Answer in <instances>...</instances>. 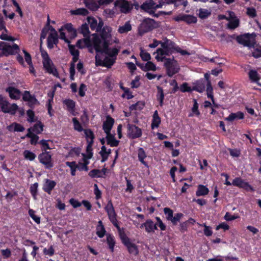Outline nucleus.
Here are the masks:
<instances>
[{"mask_svg": "<svg viewBox=\"0 0 261 261\" xmlns=\"http://www.w3.org/2000/svg\"><path fill=\"white\" fill-rule=\"evenodd\" d=\"M72 14L85 16L88 13V11L85 8H79L72 11Z\"/></svg>", "mask_w": 261, "mask_h": 261, "instance_id": "nucleus-55", "label": "nucleus"}, {"mask_svg": "<svg viewBox=\"0 0 261 261\" xmlns=\"http://www.w3.org/2000/svg\"><path fill=\"white\" fill-rule=\"evenodd\" d=\"M93 143H90V142H87V146L86 147V151L87 154L86 155L84 154H83V159L84 162V166L85 167L89 164V162L88 161V159H90L92 156V146Z\"/></svg>", "mask_w": 261, "mask_h": 261, "instance_id": "nucleus-22", "label": "nucleus"}, {"mask_svg": "<svg viewBox=\"0 0 261 261\" xmlns=\"http://www.w3.org/2000/svg\"><path fill=\"white\" fill-rule=\"evenodd\" d=\"M155 219L156 220V223L155 224L156 226L157 227V226H158L162 230H165L166 228V226L163 223L161 219L158 217H156Z\"/></svg>", "mask_w": 261, "mask_h": 261, "instance_id": "nucleus-60", "label": "nucleus"}, {"mask_svg": "<svg viewBox=\"0 0 261 261\" xmlns=\"http://www.w3.org/2000/svg\"><path fill=\"white\" fill-rule=\"evenodd\" d=\"M107 242L109 245L110 249L112 252H113L115 245L114 237L111 234H108L107 236Z\"/></svg>", "mask_w": 261, "mask_h": 261, "instance_id": "nucleus-42", "label": "nucleus"}, {"mask_svg": "<svg viewBox=\"0 0 261 261\" xmlns=\"http://www.w3.org/2000/svg\"><path fill=\"white\" fill-rule=\"evenodd\" d=\"M28 134L26 135V137L31 138L30 143L32 145H35L37 143L39 137L34 133L31 132V129H28Z\"/></svg>", "mask_w": 261, "mask_h": 261, "instance_id": "nucleus-39", "label": "nucleus"}, {"mask_svg": "<svg viewBox=\"0 0 261 261\" xmlns=\"http://www.w3.org/2000/svg\"><path fill=\"white\" fill-rule=\"evenodd\" d=\"M164 212L166 215V218L167 220L169 221L174 216L173 211L168 207L164 208Z\"/></svg>", "mask_w": 261, "mask_h": 261, "instance_id": "nucleus-53", "label": "nucleus"}, {"mask_svg": "<svg viewBox=\"0 0 261 261\" xmlns=\"http://www.w3.org/2000/svg\"><path fill=\"white\" fill-rule=\"evenodd\" d=\"M43 252L45 255H47L49 256H53L55 253L54 249L52 246H50L48 249L46 248H44Z\"/></svg>", "mask_w": 261, "mask_h": 261, "instance_id": "nucleus-59", "label": "nucleus"}, {"mask_svg": "<svg viewBox=\"0 0 261 261\" xmlns=\"http://www.w3.org/2000/svg\"><path fill=\"white\" fill-rule=\"evenodd\" d=\"M9 129L11 131L23 132L24 129V127L20 124L14 123L9 126Z\"/></svg>", "mask_w": 261, "mask_h": 261, "instance_id": "nucleus-44", "label": "nucleus"}, {"mask_svg": "<svg viewBox=\"0 0 261 261\" xmlns=\"http://www.w3.org/2000/svg\"><path fill=\"white\" fill-rule=\"evenodd\" d=\"M198 11L199 17L202 19L207 17L211 14V11L206 9H200Z\"/></svg>", "mask_w": 261, "mask_h": 261, "instance_id": "nucleus-47", "label": "nucleus"}, {"mask_svg": "<svg viewBox=\"0 0 261 261\" xmlns=\"http://www.w3.org/2000/svg\"><path fill=\"white\" fill-rule=\"evenodd\" d=\"M111 150L110 149H107L105 146H102L100 152L102 156V162L106 161L108 158L109 155L111 153Z\"/></svg>", "mask_w": 261, "mask_h": 261, "instance_id": "nucleus-41", "label": "nucleus"}, {"mask_svg": "<svg viewBox=\"0 0 261 261\" xmlns=\"http://www.w3.org/2000/svg\"><path fill=\"white\" fill-rule=\"evenodd\" d=\"M0 58L3 56H8L17 54L19 50V46L16 44L10 45L9 43L2 42L0 43Z\"/></svg>", "mask_w": 261, "mask_h": 261, "instance_id": "nucleus-5", "label": "nucleus"}, {"mask_svg": "<svg viewBox=\"0 0 261 261\" xmlns=\"http://www.w3.org/2000/svg\"><path fill=\"white\" fill-rule=\"evenodd\" d=\"M252 56L257 58L261 57V46L256 47L252 53Z\"/></svg>", "mask_w": 261, "mask_h": 261, "instance_id": "nucleus-63", "label": "nucleus"}, {"mask_svg": "<svg viewBox=\"0 0 261 261\" xmlns=\"http://www.w3.org/2000/svg\"><path fill=\"white\" fill-rule=\"evenodd\" d=\"M164 99V94L163 90L162 88L158 87L157 99L159 101L160 105L162 106L163 105V100Z\"/></svg>", "mask_w": 261, "mask_h": 261, "instance_id": "nucleus-46", "label": "nucleus"}, {"mask_svg": "<svg viewBox=\"0 0 261 261\" xmlns=\"http://www.w3.org/2000/svg\"><path fill=\"white\" fill-rule=\"evenodd\" d=\"M106 135V140L108 144L110 145L111 147H115L118 145L119 141L115 139L114 135L111 133Z\"/></svg>", "mask_w": 261, "mask_h": 261, "instance_id": "nucleus-26", "label": "nucleus"}, {"mask_svg": "<svg viewBox=\"0 0 261 261\" xmlns=\"http://www.w3.org/2000/svg\"><path fill=\"white\" fill-rule=\"evenodd\" d=\"M1 110L5 113H9L11 115H14L17 110L18 106L15 103L10 104L8 101L6 100L2 103L0 107Z\"/></svg>", "mask_w": 261, "mask_h": 261, "instance_id": "nucleus-15", "label": "nucleus"}, {"mask_svg": "<svg viewBox=\"0 0 261 261\" xmlns=\"http://www.w3.org/2000/svg\"><path fill=\"white\" fill-rule=\"evenodd\" d=\"M96 230V233L99 238H103L105 235L106 231L101 221H99L98 222Z\"/></svg>", "mask_w": 261, "mask_h": 261, "instance_id": "nucleus-29", "label": "nucleus"}, {"mask_svg": "<svg viewBox=\"0 0 261 261\" xmlns=\"http://www.w3.org/2000/svg\"><path fill=\"white\" fill-rule=\"evenodd\" d=\"M118 14V11L117 10L116 7L112 9H106L103 11V15L107 18H113Z\"/></svg>", "mask_w": 261, "mask_h": 261, "instance_id": "nucleus-28", "label": "nucleus"}, {"mask_svg": "<svg viewBox=\"0 0 261 261\" xmlns=\"http://www.w3.org/2000/svg\"><path fill=\"white\" fill-rule=\"evenodd\" d=\"M105 210L107 211L109 219L113 225L117 228L119 229V226L117 223L116 219V215L111 201H109L105 207Z\"/></svg>", "mask_w": 261, "mask_h": 261, "instance_id": "nucleus-12", "label": "nucleus"}, {"mask_svg": "<svg viewBox=\"0 0 261 261\" xmlns=\"http://www.w3.org/2000/svg\"><path fill=\"white\" fill-rule=\"evenodd\" d=\"M81 33L83 34V35L85 37H88L90 34L89 27L88 26V24L85 23V24H83L81 27Z\"/></svg>", "mask_w": 261, "mask_h": 261, "instance_id": "nucleus-56", "label": "nucleus"}, {"mask_svg": "<svg viewBox=\"0 0 261 261\" xmlns=\"http://www.w3.org/2000/svg\"><path fill=\"white\" fill-rule=\"evenodd\" d=\"M144 107V103L142 101H138L135 104H133L129 107L130 111L141 110Z\"/></svg>", "mask_w": 261, "mask_h": 261, "instance_id": "nucleus-48", "label": "nucleus"}, {"mask_svg": "<svg viewBox=\"0 0 261 261\" xmlns=\"http://www.w3.org/2000/svg\"><path fill=\"white\" fill-rule=\"evenodd\" d=\"M72 122L73 123L74 129L75 130L80 132L83 130V128L81 124L76 118H73L72 119Z\"/></svg>", "mask_w": 261, "mask_h": 261, "instance_id": "nucleus-54", "label": "nucleus"}, {"mask_svg": "<svg viewBox=\"0 0 261 261\" xmlns=\"http://www.w3.org/2000/svg\"><path fill=\"white\" fill-rule=\"evenodd\" d=\"M200 112L198 110V104L196 99H193V106L192 108V112L189 115V117H193L194 116H199Z\"/></svg>", "mask_w": 261, "mask_h": 261, "instance_id": "nucleus-40", "label": "nucleus"}, {"mask_svg": "<svg viewBox=\"0 0 261 261\" xmlns=\"http://www.w3.org/2000/svg\"><path fill=\"white\" fill-rule=\"evenodd\" d=\"M208 192L209 190L207 188L203 185H199L198 186L196 195L197 196H204L207 195L208 193Z\"/></svg>", "mask_w": 261, "mask_h": 261, "instance_id": "nucleus-36", "label": "nucleus"}, {"mask_svg": "<svg viewBox=\"0 0 261 261\" xmlns=\"http://www.w3.org/2000/svg\"><path fill=\"white\" fill-rule=\"evenodd\" d=\"M228 18L230 19L228 24V27L230 29H234L239 25V20L235 18L234 13L232 12H228Z\"/></svg>", "mask_w": 261, "mask_h": 261, "instance_id": "nucleus-25", "label": "nucleus"}, {"mask_svg": "<svg viewBox=\"0 0 261 261\" xmlns=\"http://www.w3.org/2000/svg\"><path fill=\"white\" fill-rule=\"evenodd\" d=\"M38 159L39 162L42 164L46 169H50L54 166L51 155L49 154V152H43L39 155Z\"/></svg>", "mask_w": 261, "mask_h": 261, "instance_id": "nucleus-11", "label": "nucleus"}, {"mask_svg": "<svg viewBox=\"0 0 261 261\" xmlns=\"http://www.w3.org/2000/svg\"><path fill=\"white\" fill-rule=\"evenodd\" d=\"M161 123V119L159 116L158 112L155 111L153 115L152 121L151 123V127L152 129L159 127Z\"/></svg>", "mask_w": 261, "mask_h": 261, "instance_id": "nucleus-34", "label": "nucleus"}, {"mask_svg": "<svg viewBox=\"0 0 261 261\" xmlns=\"http://www.w3.org/2000/svg\"><path fill=\"white\" fill-rule=\"evenodd\" d=\"M182 216L183 214L181 213L175 214L169 221H171L173 224L176 225Z\"/></svg>", "mask_w": 261, "mask_h": 261, "instance_id": "nucleus-50", "label": "nucleus"}, {"mask_svg": "<svg viewBox=\"0 0 261 261\" xmlns=\"http://www.w3.org/2000/svg\"><path fill=\"white\" fill-rule=\"evenodd\" d=\"M176 21H184L188 24L195 23L197 22V18L195 16L190 15H182L175 18Z\"/></svg>", "mask_w": 261, "mask_h": 261, "instance_id": "nucleus-19", "label": "nucleus"}, {"mask_svg": "<svg viewBox=\"0 0 261 261\" xmlns=\"http://www.w3.org/2000/svg\"><path fill=\"white\" fill-rule=\"evenodd\" d=\"M145 227V231L148 233L153 232L155 230L157 229L156 224H154L151 220H147L146 222L141 224L140 227Z\"/></svg>", "mask_w": 261, "mask_h": 261, "instance_id": "nucleus-21", "label": "nucleus"}, {"mask_svg": "<svg viewBox=\"0 0 261 261\" xmlns=\"http://www.w3.org/2000/svg\"><path fill=\"white\" fill-rule=\"evenodd\" d=\"M132 30V25L129 21L126 22L123 25L119 27L118 32L120 34L127 33Z\"/></svg>", "mask_w": 261, "mask_h": 261, "instance_id": "nucleus-35", "label": "nucleus"}, {"mask_svg": "<svg viewBox=\"0 0 261 261\" xmlns=\"http://www.w3.org/2000/svg\"><path fill=\"white\" fill-rule=\"evenodd\" d=\"M95 3L93 8H91L93 10H96L100 6H106L111 3L114 0H95Z\"/></svg>", "mask_w": 261, "mask_h": 261, "instance_id": "nucleus-32", "label": "nucleus"}, {"mask_svg": "<svg viewBox=\"0 0 261 261\" xmlns=\"http://www.w3.org/2000/svg\"><path fill=\"white\" fill-rule=\"evenodd\" d=\"M112 29L111 27L105 26L103 28L101 35L96 34L92 35V42L97 55L95 56L96 66H100L110 68L116 60L120 48H109L113 43H118L119 40L112 35Z\"/></svg>", "mask_w": 261, "mask_h": 261, "instance_id": "nucleus-1", "label": "nucleus"}, {"mask_svg": "<svg viewBox=\"0 0 261 261\" xmlns=\"http://www.w3.org/2000/svg\"><path fill=\"white\" fill-rule=\"evenodd\" d=\"M136 64L140 67L144 71L152 70L155 71L156 70L155 65L151 62L148 61L144 65L139 64L136 62Z\"/></svg>", "mask_w": 261, "mask_h": 261, "instance_id": "nucleus-30", "label": "nucleus"}, {"mask_svg": "<svg viewBox=\"0 0 261 261\" xmlns=\"http://www.w3.org/2000/svg\"><path fill=\"white\" fill-rule=\"evenodd\" d=\"M232 185L243 188L247 191H254V189L250 186L248 182L245 181L240 177L235 178L232 182Z\"/></svg>", "mask_w": 261, "mask_h": 261, "instance_id": "nucleus-17", "label": "nucleus"}, {"mask_svg": "<svg viewBox=\"0 0 261 261\" xmlns=\"http://www.w3.org/2000/svg\"><path fill=\"white\" fill-rule=\"evenodd\" d=\"M114 123V120L110 116L107 117L106 120L103 122L102 128L105 133L107 134L111 133V130Z\"/></svg>", "mask_w": 261, "mask_h": 261, "instance_id": "nucleus-20", "label": "nucleus"}, {"mask_svg": "<svg viewBox=\"0 0 261 261\" xmlns=\"http://www.w3.org/2000/svg\"><path fill=\"white\" fill-rule=\"evenodd\" d=\"M74 29L71 23H68L62 27L60 30V38L64 40L66 42L69 43V40L66 37L65 34L68 32H71Z\"/></svg>", "mask_w": 261, "mask_h": 261, "instance_id": "nucleus-18", "label": "nucleus"}, {"mask_svg": "<svg viewBox=\"0 0 261 261\" xmlns=\"http://www.w3.org/2000/svg\"><path fill=\"white\" fill-rule=\"evenodd\" d=\"M163 6V2L160 1L159 4H156L153 0H148L144 3L141 6V8L146 12L152 14L154 12V10L162 8Z\"/></svg>", "mask_w": 261, "mask_h": 261, "instance_id": "nucleus-8", "label": "nucleus"}, {"mask_svg": "<svg viewBox=\"0 0 261 261\" xmlns=\"http://www.w3.org/2000/svg\"><path fill=\"white\" fill-rule=\"evenodd\" d=\"M205 82L203 80H200L193 83V89L199 93H201L205 90Z\"/></svg>", "mask_w": 261, "mask_h": 261, "instance_id": "nucleus-23", "label": "nucleus"}, {"mask_svg": "<svg viewBox=\"0 0 261 261\" xmlns=\"http://www.w3.org/2000/svg\"><path fill=\"white\" fill-rule=\"evenodd\" d=\"M51 32L47 38V47L51 49L54 45L58 42V36L57 31L51 27H49Z\"/></svg>", "mask_w": 261, "mask_h": 261, "instance_id": "nucleus-16", "label": "nucleus"}, {"mask_svg": "<svg viewBox=\"0 0 261 261\" xmlns=\"http://www.w3.org/2000/svg\"><path fill=\"white\" fill-rule=\"evenodd\" d=\"M181 91L185 92H191L193 90V87L191 88L188 86V84L186 83H184L180 87Z\"/></svg>", "mask_w": 261, "mask_h": 261, "instance_id": "nucleus-64", "label": "nucleus"}, {"mask_svg": "<svg viewBox=\"0 0 261 261\" xmlns=\"http://www.w3.org/2000/svg\"><path fill=\"white\" fill-rule=\"evenodd\" d=\"M35 212L34 210L30 209L29 210V214L32 219L37 224L40 223V218L35 215Z\"/></svg>", "mask_w": 261, "mask_h": 261, "instance_id": "nucleus-52", "label": "nucleus"}, {"mask_svg": "<svg viewBox=\"0 0 261 261\" xmlns=\"http://www.w3.org/2000/svg\"><path fill=\"white\" fill-rule=\"evenodd\" d=\"M120 237L123 244L127 247L129 253L137 255L138 254V249L137 245L130 241L124 232H120Z\"/></svg>", "mask_w": 261, "mask_h": 261, "instance_id": "nucleus-6", "label": "nucleus"}, {"mask_svg": "<svg viewBox=\"0 0 261 261\" xmlns=\"http://www.w3.org/2000/svg\"><path fill=\"white\" fill-rule=\"evenodd\" d=\"M249 77L250 80L253 82H257L260 80V77L257 71L253 70H251L249 72Z\"/></svg>", "mask_w": 261, "mask_h": 261, "instance_id": "nucleus-43", "label": "nucleus"}, {"mask_svg": "<svg viewBox=\"0 0 261 261\" xmlns=\"http://www.w3.org/2000/svg\"><path fill=\"white\" fill-rule=\"evenodd\" d=\"M23 154L24 158L30 161H33L36 157L35 153L28 150H24Z\"/></svg>", "mask_w": 261, "mask_h": 261, "instance_id": "nucleus-49", "label": "nucleus"}, {"mask_svg": "<svg viewBox=\"0 0 261 261\" xmlns=\"http://www.w3.org/2000/svg\"><path fill=\"white\" fill-rule=\"evenodd\" d=\"M41 57L42 58V63L43 67L46 71L53 74L54 76L58 77L59 75L58 72L55 68L53 63L51 59L49 58V56L46 51L41 50Z\"/></svg>", "mask_w": 261, "mask_h": 261, "instance_id": "nucleus-3", "label": "nucleus"}, {"mask_svg": "<svg viewBox=\"0 0 261 261\" xmlns=\"http://www.w3.org/2000/svg\"><path fill=\"white\" fill-rule=\"evenodd\" d=\"M56 185V183L55 181L46 179L45 180V183L44 184L43 189L47 193L50 194L51 191L55 188Z\"/></svg>", "mask_w": 261, "mask_h": 261, "instance_id": "nucleus-24", "label": "nucleus"}, {"mask_svg": "<svg viewBox=\"0 0 261 261\" xmlns=\"http://www.w3.org/2000/svg\"><path fill=\"white\" fill-rule=\"evenodd\" d=\"M155 22L151 18H146L141 23L139 28L138 32L140 35L151 31L155 27Z\"/></svg>", "mask_w": 261, "mask_h": 261, "instance_id": "nucleus-7", "label": "nucleus"}, {"mask_svg": "<svg viewBox=\"0 0 261 261\" xmlns=\"http://www.w3.org/2000/svg\"><path fill=\"white\" fill-rule=\"evenodd\" d=\"M38 183L36 182L33 184L30 187V192L32 194V196H33L34 199H36V194L37 192V189H38Z\"/></svg>", "mask_w": 261, "mask_h": 261, "instance_id": "nucleus-57", "label": "nucleus"}, {"mask_svg": "<svg viewBox=\"0 0 261 261\" xmlns=\"http://www.w3.org/2000/svg\"><path fill=\"white\" fill-rule=\"evenodd\" d=\"M27 114L28 115V121L30 122H33L35 121V119L34 118L35 115L33 111L29 110L27 111Z\"/></svg>", "mask_w": 261, "mask_h": 261, "instance_id": "nucleus-62", "label": "nucleus"}, {"mask_svg": "<svg viewBox=\"0 0 261 261\" xmlns=\"http://www.w3.org/2000/svg\"><path fill=\"white\" fill-rule=\"evenodd\" d=\"M31 129V132L37 134H40L43 130V125L40 122H38L35 124L33 127L29 128Z\"/></svg>", "mask_w": 261, "mask_h": 261, "instance_id": "nucleus-37", "label": "nucleus"}, {"mask_svg": "<svg viewBox=\"0 0 261 261\" xmlns=\"http://www.w3.org/2000/svg\"><path fill=\"white\" fill-rule=\"evenodd\" d=\"M162 48L157 49L155 58L158 61H163L165 57L171 55L175 51H178L177 47L172 41L165 39L161 43Z\"/></svg>", "mask_w": 261, "mask_h": 261, "instance_id": "nucleus-2", "label": "nucleus"}, {"mask_svg": "<svg viewBox=\"0 0 261 261\" xmlns=\"http://www.w3.org/2000/svg\"><path fill=\"white\" fill-rule=\"evenodd\" d=\"M237 41L244 46L251 47L255 44V38L253 35L245 34L237 37Z\"/></svg>", "mask_w": 261, "mask_h": 261, "instance_id": "nucleus-13", "label": "nucleus"}, {"mask_svg": "<svg viewBox=\"0 0 261 261\" xmlns=\"http://www.w3.org/2000/svg\"><path fill=\"white\" fill-rule=\"evenodd\" d=\"M84 133L87 139V142H90V143H93V139L94 138L93 132L90 129H85Z\"/></svg>", "mask_w": 261, "mask_h": 261, "instance_id": "nucleus-45", "label": "nucleus"}, {"mask_svg": "<svg viewBox=\"0 0 261 261\" xmlns=\"http://www.w3.org/2000/svg\"><path fill=\"white\" fill-rule=\"evenodd\" d=\"M127 136L132 139L139 138L142 135L141 129L138 127L133 124L127 125Z\"/></svg>", "mask_w": 261, "mask_h": 261, "instance_id": "nucleus-14", "label": "nucleus"}, {"mask_svg": "<svg viewBox=\"0 0 261 261\" xmlns=\"http://www.w3.org/2000/svg\"><path fill=\"white\" fill-rule=\"evenodd\" d=\"M140 56L141 59L144 61H148L151 59L150 55L142 49H141Z\"/></svg>", "mask_w": 261, "mask_h": 261, "instance_id": "nucleus-51", "label": "nucleus"}, {"mask_svg": "<svg viewBox=\"0 0 261 261\" xmlns=\"http://www.w3.org/2000/svg\"><path fill=\"white\" fill-rule=\"evenodd\" d=\"M114 4L118 12L125 14L129 13L133 8L132 5L126 0H116Z\"/></svg>", "mask_w": 261, "mask_h": 261, "instance_id": "nucleus-9", "label": "nucleus"}, {"mask_svg": "<svg viewBox=\"0 0 261 261\" xmlns=\"http://www.w3.org/2000/svg\"><path fill=\"white\" fill-rule=\"evenodd\" d=\"M7 91L9 92L10 97L12 99H18L20 97V92L15 88L9 87Z\"/></svg>", "mask_w": 261, "mask_h": 261, "instance_id": "nucleus-27", "label": "nucleus"}, {"mask_svg": "<svg viewBox=\"0 0 261 261\" xmlns=\"http://www.w3.org/2000/svg\"><path fill=\"white\" fill-rule=\"evenodd\" d=\"M41 145V148L43 151H46L47 149H51L48 143V141L45 140H42L39 142Z\"/></svg>", "mask_w": 261, "mask_h": 261, "instance_id": "nucleus-58", "label": "nucleus"}, {"mask_svg": "<svg viewBox=\"0 0 261 261\" xmlns=\"http://www.w3.org/2000/svg\"><path fill=\"white\" fill-rule=\"evenodd\" d=\"M244 118V114L243 113L238 112L236 113L230 114L225 120L228 121H232L235 120L242 119Z\"/></svg>", "mask_w": 261, "mask_h": 261, "instance_id": "nucleus-31", "label": "nucleus"}, {"mask_svg": "<svg viewBox=\"0 0 261 261\" xmlns=\"http://www.w3.org/2000/svg\"><path fill=\"white\" fill-rule=\"evenodd\" d=\"M64 103L67 106L68 111L73 115H75L74 111L75 102L71 99H66L64 101Z\"/></svg>", "mask_w": 261, "mask_h": 261, "instance_id": "nucleus-33", "label": "nucleus"}, {"mask_svg": "<svg viewBox=\"0 0 261 261\" xmlns=\"http://www.w3.org/2000/svg\"><path fill=\"white\" fill-rule=\"evenodd\" d=\"M163 62H164V66L167 69V72L168 76L171 77L174 74L178 72L180 69L179 65L173 57H165Z\"/></svg>", "mask_w": 261, "mask_h": 261, "instance_id": "nucleus-4", "label": "nucleus"}, {"mask_svg": "<svg viewBox=\"0 0 261 261\" xmlns=\"http://www.w3.org/2000/svg\"><path fill=\"white\" fill-rule=\"evenodd\" d=\"M89 175L91 177H101V172L99 170H93L89 173Z\"/></svg>", "mask_w": 261, "mask_h": 261, "instance_id": "nucleus-61", "label": "nucleus"}, {"mask_svg": "<svg viewBox=\"0 0 261 261\" xmlns=\"http://www.w3.org/2000/svg\"><path fill=\"white\" fill-rule=\"evenodd\" d=\"M87 21L90 29L96 32H99L103 25V21L100 18L88 16L87 18Z\"/></svg>", "mask_w": 261, "mask_h": 261, "instance_id": "nucleus-10", "label": "nucleus"}, {"mask_svg": "<svg viewBox=\"0 0 261 261\" xmlns=\"http://www.w3.org/2000/svg\"><path fill=\"white\" fill-rule=\"evenodd\" d=\"M138 156L139 160L144 166H147V164L144 161V159L146 158V154L144 150L142 148H139L138 150Z\"/></svg>", "mask_w": 261, "mask_h": 261, "instance_id": "nucleus-38", "label": "nucleus"}]
</instances>
